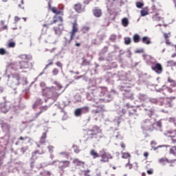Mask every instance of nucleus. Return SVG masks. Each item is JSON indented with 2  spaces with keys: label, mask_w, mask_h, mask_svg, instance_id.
I'll return each mask as SVG.
<instances>
[{
  "label": "nucleus",
  "mask_w": 176,
  "mask_h": 176,
  "mask_svg": "<svg viewBox=\"0 0 176 176\" xmlns=\"http://www.w3.org/2000/svg\"><path fill=\"white\" fill-rule=\"evenodd\" d=\"M167 65L168 67H176V61L170 60L167 61Z\"/></svg>",
  "instance_id": "31"
},
{
  "label": "nucleus",
  "mask_w": 176,
  "mask_h": 176,
  "mask_svg": "<svg viewBox=\"0 0 176 176\" xmlns=\"http://www.w3.org/2000/svg\"><path fill=\"white\" fill-rule=\"evenodd\" d=\"M104 112H105L104 105L97 106L96 109L92 110V113H94V115H98V113H104Z\"/></svg>",
  "instance_id": "11"
},
{
  "label": "nucleus",
  "mask_w": 176,
  "mask_h": 176,
  "mask_svg": "<svg viewBox=\"0 0 176 176\" xmlns=\"http://www.w3.org/2000/svg\"><path fill=\"white\" fill-rule=\"evenodd\" d=\"M120 146H121V148H123V150L126 149V144H124V142L120 143Z\"/></svg>",
  "instance_id": "64"
},
{
  "label": "nucleus",
  "mask_w": 176,
  "mask_h": 176,
  "mask_svg": "<svg viewBox=\"0 0 176 176\" xmlns=\"http://www.w3.org/2000/svg\"><path fill=\"white\" fill-rule=\"evenodd\" d=\"M45 143H46V139H42L41 138V139H40V144H45Z\"/></svg>",
  "instance_id": "62"
},
{
  "label": "nucleus",
  "mask_w": 176,
  "mask_h": 176,
  "mask_svg": "<svg viewBox=\"0 0 176 176\" xmlns=\"http://www.w3.org/2000/svg\"><path fill=\"white\" fill-rule=\"evenodd\" d=\"M21 60L19 62L20 69H27L30 68V61L32 60V56L23 54L20 56Z\"/></svg>",
  "instance_id": "2"
},
{
  "label": "nucleus",
  "mask_w": 176,
  "mask_h": 176,
  "mask_svg": "<svg viewBox=\"0 0 176 176\" xmlns=\"http://www.w3.org/2000/svg\"><path fill=\"white\" fill-rule=\"evenodd\" d=\"M58 72H59L58 69L54 68V69H53V70H52V75H53L54 76H56L58 75Z\"/></svg>",
  "instance_id": "44"
},
{
  "label": "nucleus",
  "mask_w": 176,
  "mask_h": 176,
  "mask_svg": "<svg viewBox=\"0 0 176 176\" xmlns=\"http://www.w3.org/2000/svg\"><path fill=\"white\" fill-rule=\"evenodd\" d=\"M19 140L20 141H24V140H28V142H31V141L32 140L31 138L28 136H25V137L21 136L19 137Z\"/></svg>",
  "instance_id": "37"
},
{
  "label": "nucleus",
  "mask_w": 176,
  "mask_h": 176,
  "mask_svg": "<svg viewBox=\"0 0 176 176\" xmlns=\"http://www.w3.org/2000/svg\"><path fill=\"white\" fill-rule=\"evenodd\" d=\"M150 101L153 104H157V99L153 98V99H151Z\"/></svg>",
  "instance_id": "61"
},
{
  "label": "nucleus",
  "mask_w": 176,
  "mask_h": 176,
  "mask_svg": "<svg viewBox=\"0 0 176 176\" xmlns=\"http://www.w3.org/2000/svg\"><path fill=\"white\" fill-rule=\"evenodd\" d=\"M54 31L56 35H61L64 31V25L62 23L59 24L57 27L54 28Z\"/></svg>",
  "instance_id": "10"
},
{
  "label": "nucleus",
  "mask_w": 176,
  "mask_h": 176,
  "mask_svg": "<svg viewBox=\"0 0 176 176\" xmlns=\"http://www.w3.org/2000/svg\"><path fill=\"white\" fill-rule=\"evenodd\" d=\"M168 82L169 83H174L173 87H175L176 83H175V81L174 80L171 79L170 78H168Z\"/></svg>",
  "instance_id": "50"
},
{
  "label": "nucleus",
  "mask_w": 176,
  "mask_h": 176,
  "mask_svg": "<svg viewBox=\"0 0 176 176\" xmlns=\"http://www.w3.org/2000/svg\"><path fill=\"white\" fill-rule=\"evenodd\" d=\"M124 96L126 98H129V100H133V92L128 91L124 94Z\"/></svg>",
  "instance_id": "29"
},
{
  "label": "nucleus",
  "mask_w": 176,
  "mask_h": 176,
  "mask_svg": "<svg viewBox=\"0 0 176 176\" xmlns=\"http://www.w3.org/2000/svg\"><path fill=\"white\" fill-rule=\"evenodd\" d=\"M122 24L124 27H127V25H129V19L127 18L122 19Z\"/></svg>",
  "instance_id": "32"
},
{
  "label": "nucleus",
  "mask_w": 176,
  "mask_h": 176,
  "mask_svg": "<svg viewBox=\"0 0 176 176\" xmlns=\"http://www.w3.org/2000/svg\"><path fill=\"white\" fill-rule=\"evenodd\" d=\"M126 107L127 109H129V116H131V115H134L135 113H136L137 111H135V109H134L133 107L129 108L128 104L126 105Z\"/></svg>",
  "instance_id": "25"
},
{
  "label": "nucleus",
  "mask_w": 176,
  "mask_h": 176,
  "mask_svg": "<svg viewBox=\"0 0 176 176\" xmlns=\"http://www.w3.org/2000/svg\"><path fill=\"white\" fill-rule=\"evenodd\" d=\"M101 133L102 131L99 126H94L91 129L87 130V135H88L87 140H93L95 138L97 141H100V140L102 138Z\"/></svg>",
  "instance_id": "1"
},
{
  "label": "nucleus",
  "mask_w": 176,
  "mask_h": 176,
  "mask_svg": "<svg viewBox=\"0 0 176 176\" xmlns=\"http://www.w3.org/2000/svg\"><path fill=\"white\" fill-rule=\"evenodd\" d=\"M53 61H54V59H49L48 60V64L45 66V69L49 68L50 65H53Z\"/></svg>",
  "instance_id": "42"
},
{
  "label": "nucleus",
  "mask_w": 176,
  "mask_h": 176,
  "mask_svg": "<svg viewBox=\"0 0 176 176\" xmlns=\"http://www.w3.org/2000/svg\"><path fill=\"white\" fill-rule=\"evenodd\" d=\"M16 47V42L14 41H9L8 43V47L13 48Z\"/></svg>",
  "instance_id": "35"
},
{
  "label": "nucleus",
  "mask_w": 176,
  "mask_h": 176,
  "mask_svg": "<svg viewBox=\"0 0 176 176\" xmlns=\"http://www.w3.org/2000/svg\"><path fill=\"white\" fill-rule=\"evenodd\" d=\"M171 155H173L174 156H176V146H173L170 151H169Z\"/></svg>",
  "instance_id": "38"
},
{
  "label": "nucleus",
  "mask_w": 176,
  "mask_h": 176,
  "mask_svg": "<svg viewBox=\"0 0 176 176\" xmlns=\"http://www.w3.org/2000/svg\"><path fill=\"white\" fill-rule=\"evenodd\" d=\"M100 93H101L102 96H105V94L108 93V88L102 87L101 89Z\"/></svg>",
  "instance_id": "40"
},
{
  "label": "nucleus",
  "mask_w": 176,
  "mask_h": 176,
  "mask_svg": "<svg viewBox=\"0 0 176 176\" xmlns=\"http://www.w3.org/2000/svg\"><path fill=\"white\" fill-rule=\"evenodd\" d=\"M82 109L80 108H78L75 110L74 115L75 116H80L82 115Z\"/></svg>",
  "instance_id": "33"
},
{
  "label": "nucleus",
  "mask_w": 176,
  "mask_h": 176,
  "mask_svg": "<svg viewBox=\"0 0 176 176\" xmlns=\"http://www.w3.org/2000/svg\"><path fill=\"white\" fill-rule=\"evenodd\" d=\"M41 155V153H39V150H37L34 152L32 153V156L31 157V160H33L30 163V166L32 168V167H34V164H35V160H36L38 159V157H36V155Z\"/></svg>",
  "instance_id": "12"
},
{
  "label": "nucleus",
  "mask_w": 176,
  "mask_h": 176,
  "mask_svg": "<svg viewBox=\"0 0 176 176\" xmlns=\"http://www.w3.org/2000/svg\"><path fill=\"white\" fill-rule=\"evenodd\" d=\"M151 69L159 75L163 72V66H162V64L160 63H156L155 65H153Z\"/></svg>",
  "instance_id": "9"
},
{
  "label": "nucleus",
  "mask_w": 176,
  "mask_h": 176,
  "mask_svg": "<svg viewBox=\"0 0 176 176\" xmlns=\"http://www.w3.org/2000/svg\"><path fill=\"white\" fill-rule=\"evenodd\" d=\"M160 163H168V160L167 158H161L159 160Z\"/></svg>",
  "instance_id": "48"
},
{
  "label": "nucleus",
  "mask_w": 176,
  "mask_h": 176,
  "mask_svg": "<svg viewBox=\"0 0 176 176\" xmlns=\"http://www.w3.org/2000/svg\"><path fill=\"white\" fill-rule=\"evenodd\" d=\"M82 65H90V60H87V59H86V58L85 57H82Z\"/></svg>",
  "instance_id": "30"
},
{
  "label": "nucleus",
  "mask_w": 176,
  "mask_h": 176,
  "mask_svg": "<svg viewBox=\"0 0 176 176\" xmlns=\"http://www.w3.org/2000/svg\"><path fill=\"white\" fill-rule=\"evenodd\" d=\"M141 16L142 17H144L145 16H148V14H149V12H148V10L146 8H143L141 12Z\"/></svg>",
  "instance_id": "27"
},
{
  "label": "nucleus",
  "mask_w": 176,
  "mask_h": 176,
  "mask_svg": "<svg viewBox=\"0 0 176 176\" xmlns=\"http://www.w3.org/2000/svg\"><path fill=\"white\" fill-rule=\"evenodd\" d=\"M76 32H79V27L78 25V22L75 21L72 23V29L70 32V38L69 40H66L65 43V46L71 45V43L72 41H74V38H75V35H76Z\"/></svg>",
  "instance_id": "3"
},
{
  "label": "nucleus",
  "mask_w": 176,
  "mask_h": 176,
  "mask_svg": "<svg viewBox=\"0 0 176 176\" xmlns=\"http://www.w3.org/2000/svg\"><path fill=\"white\" fill-rule=\"evenodd\" d=\"M51 12H54V14L64 16V12L61 10L57 9L56 7H53V8L51 10Z\"/></svg>",
  "instance_id": "19"
},
{
  "label": "nucleus",
  "mask_w": 176,
  "mask_h": 176,
  "mask_svg": "<svg viewBox=\"0 0 176 176\" xmlns=\"http://www.w3.org/2000/svg\"><path fill=\"white\" fill-rule=\"evenodd\" d=\"M153 21H160V20H162V17L159 15H153Z\"/></svg>",
  "instance_id": "39"
},
{
  "label": "nucleus",
  "mask_w": 176,
  "mask_h": 176,
  "mask_svg": "<svg viewBox=\"0 0 176 176\" xmlns=\"http://www.w3.org/2000/svg\"><path fill=\"white\" fill-rule=\"evenodd\" d=\"M42 104V99H37L35 102V105H41Z\"/></svg>",
  "instance_id": "54"
},
{
  "label": "nucleus",
  "mask_w": 176,
  "mask_h": 176,
  "mask_svg": "<svg viewBox=\"0 0 176 176\" xmlns=\"http://www.w3.org/2000/svg\"><path fill=\"white\" fill-rule=\"evenodd\" d=\"M80 109L82 113H87L90 111V108L87 106L83 107Z\"/></svg>",
  "instance_id": "28"
},
{
  "label": "nucleus",
  "mask_w": 176,
  "mask_h": 176,
  "mask_svg": "<svg viewBox=\"0 0 176 176\" xmlns=\"http://www.w3.org/2000/svg\"><path fill=\"white\" fill-rule=\"evenodd\" d=\"M56 66L58 67L59 68H60L61 69H63V63H61V62L60 61H57L56 63Z\"/></svg>",
  "instance_id": "49"
},
{
  "label": "nucleus",
  "mask_w": 176,
  "mask_h": 176,
  "mask_svg": "<svg viewBox=\"0 0 176 176\" xmlns=\"http://www.w3.org/2000/svg\"><path fill=\"white\" fill-rule=\"evenodd\" d=\"M83 173L85 176H90V175L89 174L90 173V170L87 169V170H83Z\"/></svg>",
  "instance_id": "55"
},
{
  "label": "nucleus",
  "mask_w": 176,
  "mask_h": 176,
  "mask_svg": "<svg viewBox=\"0 0 176 176\" xmlns=\"http://www.w3.org/2000/svg\"><path fill=\"white\" fill-rule=\"evenodd\" d=\"M54 20L51 22V25L52 24H56V23H57V21H60V23H63V21H64V20L63 19V16H57V15H54L53 16Z\"/></svg>",
  "instance_id": "17"
},
{
  "label": "nucleus",
  "mask_w": 176,
  "mask_h": 176,
  "mask_svg": "<svg viewBox=\"0 0 176 176\" xmlns=\"http://www.w3.org/2000/svg\"><path fill=\"white\" fill-rule=\"evenodd\" d=\"M142 42L145 43V45H151V38L148 36H144L142 38Z\"/></svg>",
  "instance_id": "23"
},
{
  "label": "nucleus",
  "mask_w": 176,
  "mask_h": 176,
  "mask_svg": "<svg viewBox=\"0 0 176 176\" xmlns=\"http://www.w3.org/2000/svg\"><path fill=\"white\" fill-rule=\"evenodd\" d=\"M54 89V87H46L42 90V94L43 97H47V98H52V91Z\"/></svg>",
  "instance_id": "8"
},
{
  "label": "nucleus",
  "mask_w": 176,
  "mask_h": 176,
  "mask_svg": "<svg viewBox=\"0 0 176 176\" xmlns=\"http://www.w3.org/2000/svg\"><path fill=\"white\" fill-rule=\"evenodd\" d=\"M55 88L54 87V89H52V93H51V98L57 99L58 97H60V94L57 91H54Z\"/></svg>",
  "instance_id": "21"
},
{
  "label": "nucleus",
  "mask_w": 176,
  "mask_h": 176,
  "mask_svg": "<svg viewBox=\"0 0 176 176\" xmlns=\"http://www.w3.org/2000/svg\"><path fill=\"white\" fill-rule=\"evenodd\" d=\"M173 100H175V96L165 98L163 99L162 102H161V105H162V107H164V108H172Z\"/></svg>",
  "instance_id": "6"
},
{
  "label": "nucleus",
  "mask_w": 176,
  "mask_h": 176,
  "mask_svg": "<svg viewBox=\"0 0 176 176\" xmlns=\"http://www.w3.org/2000/svg\"><path fill=\"white\" fill-rule=\"evenodd\" d=\"M131 155L129 153H122V159H129Z\"/></svg>",
  "instance_id": "36"
},
{
  "label": "nucleus",
  "mask_w": 176,
  "mask_h": 176,
  "mask_svg": "<svg viewBox=\"0 0 176 176\" xmlns=\"http://www.w3.org/2000/svg\"><path fill=\"white\" fill-rule=\"evenodd\" d=\"M153 113H155V110L153 109L148 110L146 112V114L149 118H152V116H153Z\"/></svg>",
  "instance_id": "34"
},
{
  "label": "nucleus",
  "mask_w": 176,
  "mask_h": 176,
  "mask_svg": "<svg viewBox=\"0 0 176 176\" xmlns=\"http://www.w3.org/2000/svg\"><path fill=\"white\" fill-rule=\"evenodd\" d=\"M10 67L11 69H14V71H19V69H20V65H18L17 63H12Z\"/></svg>",
  "instance_id": "22"
},
{
  "label": "nucleus",
  "mask_w": 176,
  "mask_h": 176,
  "mask_svg": "<svg viewBox=\"0 0 176 176\" xmlns=\"http://www.w3.org/2000/svg\"><path fill=\"white\" fill-rule=\"evenodd\" d=\"M19 21H20V17L15 16L14 17V23H19Z\"/></svg>",
  "instance_id": "63"
},
{
  "label": "nucleus",
  "mask_w": 176,
  "mask_h": 176,
  "mask_svg": "<svg viewBox=\"0 0 176 176\" xmlns=\"http://www.w3.org/2000/svg\"><path fill=\"white\" fill-rule=\"evenodd\" d=\"M71 164V162L68 160L65 161H60L59 162V168L60 170H63V168H67V167H69Z\"/></svg>",
  "instance_id": "13"
},
{
  "label": "nucleus",
  "mask_w": 176,
  "mask_h": 176,
  "mask_svg": "<svg viewBox=\"0 0 176 176\" xmlns=\"http://www.w3.org/2000/svg\"><path fill=\"white\" fill-rule=\"evenodd\" d=\"M39 109H40V111L38 112V113H36V114H35V119H36V118H39V116L42 114V113H43V112H46V111L47 110V109H49V107H47V106H41L40 108H39Z\"/></svg>",
  "instance_id": "14"
},
{
  "label": "nucleus",
  "mask_w": 176,
  "mask_h": 176,
  "mask_svg": "<svg viewBox=\"0 0 176 176\" xmlns=\"http://www.w3.org/2000/svg\"><path fill=\"white\" fill-rule=\"evenodd\" d=\"M133 42L135 43H138L141 38H140V35L138 34H135L133 35Z\"/></svg>",
  "instance_id": "26"
},
{
  "label": "nucleus",
  "mask_w": 176,
  "mask_h": 176,
  "mask_svg": "<svg viewBox=\"0 0 176 176\" xmlns=\"http://www.w3.org/2000/svg\"><path fill=\"white\" fill-rule=\"evenodd\" d=\"M92 12L95 17H101V16H102V10L98 8H95L92 10Z\"/></svg>",
  "instance_id": "15"
},
{
  "label": "nucleus",
  "mask_w": 176,
  "mask_h": 176,
  "mask_svg": "<svg viewBox=\"0 0 176 176\" xmlns=\"http://www.w3.org/2000/svg\"><path fill=\"white\" fill-rule=\"evenodd\" d=\"M0 54L1 56H3L4 54H6V50L3 48H0Z\"/></svg>",
  "instance_id": "53"
},
{
  "label": "nucleus",
  "mask_w": 176,
  "mask_h": 176,
  "mask_svg": "<svg viewBox=\"0 0 176 176\" xmlns=\"http://www.w3.org/2000/svg\"><path fill=\"white\" fill-rule=\"evenodd\" d=\"M82 30H83L84 32H87L90 30V28L88 26H85Z\"/></svg>",
  "instance_id": "57"
},
{
  "label": "nucleus",
  "mask_w": 176,
  "mask_h": 176,
  "mask_svg": "<svg viewBox=\"0 0 176 176\" xmlns=\"http://www.w3.org/2000/svg\"><path fill=\"white\" fill-rule=\"evenodd\" d=\"M136 6H137V8L140 9L141 8H142V6H144V3H141V2H137L136 3Z\"/></svg>",
  "instance_id": "52"
},
{
  "label": "nucleus",
  "mask_w": 176,
  "mask_h": 176,
  "mask_svg": "<svg viewBox=\"0 0 176 176\" xmlns=\"http://www.w3.org/2000/svg\"><path fill=\"white\" fill-rule=\"evenodd\" d=\"M155 123L152 122L151 120H144L141 122V129L143 131H153L155 130Z\"/></svg>",
  "instance_id": "4"
},
{
  "label": "nucleus",
  "mask_w": 176,
  "mask_h": 176,
  "mask_svg": "<svg viewBox=\"0 0 176 176\" xmlns=\"http://www.w3.org/2000/svg\"><path fill=\"white\" fill-rule=\"evenodd\" d=\"M99 157H100V163H108L109 162V160H111V159H113V157L112 156V155L105 151V149H102L100 151Z\"/></svg>",
  "instance_id": "5"
},
{
  "label": "nucleus",
  "mask_w": 176,
  "mask_h": 176,
  "mask_svg": "<svg viewBox=\"0 0 176 176\" xmlns=\"http://www.w3.org/2000/svg\"><path fill=\"white\" fill-rule=\"evenodd\" d=\"M169 122L170 123H174L175 126H176V120L175 118H169Z\"/></svg>",
  "instance_id": "51"
},
{
  "label": "nucleus",
  "mask_w": 176,
  "mask_h": 176,
  "mask_svg": "<svg viewBox=\"0 0 176 176\" xmlns=\"http://www.w3.org/2000/svg\"><path fill=\"white\" fill-rule=\"evenodd\" d=\"M73 8L76 13H83L86 10V6H83L80 3H76Z\"/></svg>",
  "instance_id": "7"
},
{
  "label": "nucleus",
  "mask_w": 176,
  "mask_h": 176,
  "mask_svg": "<svg viewBox=\"0 0 176 176\" xmlns=\"http://www.w3.org/2000/svg\"><path fill=\"white\" fill-rule=\"evenodd\" d=\"M13 79L16 80V85H20V74H14L12 76Z\"/></svg>",
  "instance_id": "24"
},
{
  "label": "nucleus",
  "mask_w": 176,
  "mask_h": 176,
  "mask_svg": "<svg viewBox=\"0 0 176 176\" xmlns=\"http://www.w3.org/2000/svg\"><path fill=\"white\" fill-rule=\"evenodd\" d=\"M74 153H79L80 152V149H79V146H74Z\"/></svg>",
  "instance_id": "45"
},
{
  "label": "nucleus",
  "mask_w": 176,
  "mask_h": 176,
  "mask_svg": "<svg viewBox=\"0 0 176 176\" xmlns=\"http://www.w3.org/2000/svg\"><path fill=\"white\" fill-rule=\"evenodd\" d=\"M10 110V104H9V103H5V104L1 108V111L3 113H6L7 112H9Z\"/></svg>",
  "instance_id": "16"
},
{
  "label": "nucleus",
  "mask_w": 176,
  "mask_h": 176,
  "mask_svg": "<svg viewBox=\"0 0 176 176\" xmlns=\"http://www.w3.org/2000/svg\"><path fill=\"white\" fill-rule=\"evenodd\" d=\"M166 45H171V41H170V39L167 38L165 40Z\"/></svg>",
  "instance_id": "60"
},
{
  "label": "nucleus",
  "mask_w": 176,
  "mask_h": 176,
  "mask_svg": "<svg viewBox=\"0 0 176 176\" xmlns=\"http://www.w3.org/2000/svg\"><path fill=\"white\" fill-rule=\"evenodd\" d=\"M47 137V133L46 132L43 133L42 136L41 137V138L43 139V140H46Z\"/></svg>",
  "instance_id": "59"
},
{
  "label": "nucleus",
  "mask_w": 176,
  "mask_h": 176,
  "mask_svg": "<svg viewBox=\"0 0 176 176\" xmlns=\"http://www.w3.org/2000/svg\"><path fill=\"white\" fill-rule=\"evenodd\" d=\"M171 35V32L168 33H164V39H168L170 38V36Z\"/></svg>",
  "instance_id": "46"
},
{
  "label": "nucleus",
  "mask_w": 176,
  "mask_h": 176,
  "mask_svg": "<svg viewBox=\"0 0 176 176\" xmlns=\"http://www.w3.org/2000/svg\"><path fill=\"white\" fill-rule=\"evenodd\" d=\"M126 167H128L129 170H131L133 168V164L130 163V160H129L128 163L125 166Z\"/></svg>",
  "instance_id": "47"
},
{
  "label": "nucleus",
  "mask_w": 176,
  "mask_h": 176,
  "mask_svg": "<svg viewBox=\"0 0 176 176\" xmlns=\"http://www.w3.org/2000/svg\"><path fill=\"white\" fill-rule=\"evenodd\" d=\"M73 164H76L78 166H85V162L83 161L80 160L78 158H76L73 160Z\"/></svg>",
  "instance_id": "20"
},
{
  "label": "nucleus",
  "mask_w": 176,
  "mask_h": 176,
  "mask_svg": "<svg viewBox=\"0 0 176 176\" xmlns=\"http://www.w3.org/2000/svg\"><path fill=\"white\" fill-rule=\"evenodd\" d=\"M8 30V25H5L3 27L0 28V31H5Z\"/></svg>",
  "instance_id": "58"
},
{
  "label": "nucleus",
  "mask_w": 176,
  "mask_h": 176,
  "mask_svg": "<svg viewBox=\"0 0 176 176\" xmlns=\"http://www.w3.org/2000/svg\"><path fill=\"white\" fill-rule=\"evenodd\" d=\"M90 156L92 157L93 159H97L100 157V154L96 151V149H91L89 152Z\"/></svg>",
  "instance_id": "18"
},
{
  "label": "nucleus",
  "mask_w": 176,
  "mask_h": 176,
  "mask_svg": "<svg viewBox=\"0 0 176 176\" xmlns=\"http://www.w3.org/2000/svg\"><path fill=\"white\" fill-rule=\"evenodd\" d=\"M124 43H125V45H130V43H131V38H130V37L125 38Z\"/></svg>",
  "instance_id": "43"
},
{
  "label": "nucleus",
  "mask_w": 176,
  "mask_h": 176,
  "mask_svg": "<svg viewBox=\"0 0 176 176\" xmlns=\"http://www.w3.org/2000/svg\"><path fill=\"white\" fill-rule=\"evenodd\" d=\"M54 83L56 85L58 90H61V89H63V85H61V84H60L57 82H55Z\"/></svg>",
  "instance_id": "56"
},
{
  "label": "nucleus",
  "mask_w": 176,
  "mask_h": 176,
  "mask_svg": "<svg viewBox=\"0 0 176 176\" xmlns=\"http://www.w3.org/2000/svg\"><path fill=\"white\" fill-rule=\"evenodd\" d=\"M164 89H165L166 91H168V93H174V90L172 89L170 87H166V86H164Z\"/></svg>",
  "instance_id": "41"
}]
</instances>
